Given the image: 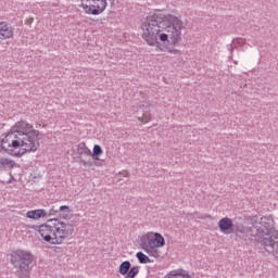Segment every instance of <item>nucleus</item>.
<instances>
[{
	"instance_id": "5",
	"label": "nucleus",
	"mask_w": 278,
	"mask_h": 278,
	"mask_svg": "<svg viewBox=\"0 0 278 278\" xmlns=\"http://www.w3.org/2000/svg\"><path fill=\"white\" fill-rule=\"evenodd\" d=\"M166 244V240L164 237L159 232H148L142 238V249L148 253V255H152L155 257L157 254V250L155 249H162Z\"/></svg>"
},
{
	"instance_id": "10",
	"label": "nucleus",
	"mask_w": 278,
	"mask_h": 278,
	"mask_svg": "<svg viewBox=\"0 0 278 278\" xmlns=\"http://www.w3.org/2000/svg\"><path fill=\"white\" fill-rule=\"evenodd\" d=\"M14 38V28L8 25V22H0V40H10Z\"/></svg>"
},
{
	"instance_id": "16",
	"label": "nucleus",
	"mask_w": 278,
	"mask_h": 278,
	"mask_svg": "<svg viewBox=\"0 0 278 278\" xmlns=\"http://www.w3.org/2000/svg\"><path fill=\"white\" fill-rule=\"evenodd\" d=\"M136 257L139 261V264H151V258H149V256L142 252H138Z\"/></svg>"
},
{
	"instance_id": "12",
	"label": "nucleus",
	"mask_w": 278,
	"mask_h": 278,
	"mask_svg": "<svg viewBox=\"0 0 278 278\" xmlns=\"http://www.w3.org/2000/svg\"><path fill=\"white\" fill-rule=\"evenodd\" d=\"M47 210L45 208H37L33 211H28L26 213V217L30 218L31 220H40V218H47Z\"/></svg>"
},
{
	"instance_id": "11",
	"label": "nucleus",
	"mask_w": 278,
	"mask_h": 278,
	"mask_svg": "<svg viewBox=\"0 0 278 278\" xmlns=\"http://www.w3.org/2000/svg\"><path fill=\"white\" fill-rule=\"evenodd\" d=\"M218 227L222 233H229L233 229V220L229 217H224L218 222Z\"/></svg>"
},
{
	"instance_id": "15",
	"label": "nucleus",
	"mask_w": 278,
	"mask_h": 278,
	"mask_svg": "<svg viewBox=\"0 0 278 278\" xmlns=\"http://www.w3.org/2000/svg\"><path fill=\"white\" fill-rule=\"evenodd\" d=\"M77 152L78 155H92V152L88 147H86V143H79Z\"/></svg>"
},
{
	"instance_id": "17",
	"label": "nucleus",
	"mask_w": 278,
	"mask_h": 278,
	"mask_svg": "<svg viewBox=\"0 0 278 278\" xmlns=\"http://www.w3.org/2000/svg\"><path fill=\"white\" fill-rule=\"evenodd\" d=\"M99 155H103V149H101V146L96 144L93 146V157H99Z\"/></svg>"
},
{
	"instance_id": "4",
	"label": "nucleus",
	"mask_w": 278,
	"mask_h": 278,
	"mask_svg": "<svg viewBox=\"0 0 278 278\" xmlns=\"http://www.w3.org/2000/svg\"><path fill=\"white\" fill-rule=\"evenodd\" d=\"M35 260L34 254L26 250H15L11 253V264L17 269L18 278H29Z\"/></svg>"
},
{
	"instance_id": "6",
	"label": "nucleus",
	"mask_w": 278,
	"mask_h": 278,
	"mask_svg": "<svg viewBox=\"0 0 278 278\" xmlns=\"http://www.w3.org/2000/svg\"><path fill=\"white\" fill-rule=\"evenodd\" d=\"M79 8L89 16H99L108 10V0H80Z\"/></svg>"
},
{
	"instance_id": "13",
	"label": "nucleus",
	"mask_w": 278,
	"mask_h": 278,
	"mask_svg": "<svg viewBox=\"0 0 278 278\" xmlns=\"http://www.w3.org/2000/svg\"><path fill=\"white\" fill-rule=\"evenodd\" d=\"M166 278H192V276L185 269H174L167 274Z\"/></svg>"
},
{
	"instance_id": "9",
	"label": "nucleus",
	"mask_w": 278,
	"mask_h": 278,
	"mask_svg": "<svg viewBox=\"0 0 278 278\" xmlns=\"http://www.w3.org/2000/svg\"><path fill=\"white\" fill-rule=\"evenodd\" d=\"M136 112H141L142 115L137 117L139 123H142V125H147V123H151V103L143 102L138 106Z\"/></svg>"
},
{
	"instance_id": "2",
	"label": "nucleus",
	"mask_w": 278,
	"mask_h": 278,
	"mask_svg": "<svg viewBox=\"0 0 278 278\" xmlns=\"http://www.w3.org/2000/svg\"><path fill=\"white\" fill-rule=\"evenodd\" d=\"M40 147V130L27 121L16 122L8 134L0 138V153L11 157H23L26 153H36Z\"/></svg>"
},
{
	"instance_id": "1",
	"label": "nucleus",
	"mask_w": 278,
	"mask_h": 278,
	"mask_svg": "<svg viewBox=\"0 0 278 278\" xmlns=\"http://www.w3.org/2000/svg\"><path fill=\"white\" fill-rule=\"evenodd\" d=\"M181 31H184L181 17L162 10L150 13L141 24V38L147 46L157 47L161 51L167 49L172 55H181V50L168 48V45L177 47L181 42Z\"/></svg>"
},
{
	"instance_id": "18",
	"label": "nucleus",
	"mask_w": 278,
	"mask_h": 278,
	"mask_svg": "<svg viewBox=\"0 0 278 278\" xmlns=\"http://www.w3.org/2000/svg\"><path fill=\"white\" fill-rule=\"evenodd\" d=\"M60 212H70V208L68 206L63 205V206H60Z\"/></svg>"
},
{
	"instance_id": "3",
	"label": "nucleus",
	"mask_w": 278,
	"mask_h": 278,
	"mask_svg": "<svg viewBox=\"0 0 278 278\" xmlns=\"http://www.w3.org/2000/svg\"><path fill=\"white\" fill-rule=\"evenodd\" d=\"M36 231L43 242H48L49 244H64V240L73 238L75 225L71 222L52 218L37 226Z\"/></svg>"
},
{
	"instance_id": "8",
	"label": "nucleus",
	"mask_w": 278,
	"mask_h": 278,
	"mask_svg": "<svg viewBox=\"0 0 278 278\" xmlns=\"http://www.w3.org/2000/svg\"><path fill=\"white\" fill-rule=\"evenodd\" d=\"M119 275H123L125 278H136L138 273H140V267L134 266L131 267V263L129 261H125L119 265Z\"/></svg>"
},
{
	"instance_id": "14",
	"label": "nucleus",
	"mask_w": 278,
	"mask_h": 278,
	"mask_svg": "<svg viewBox=\"0 0 278 278\" xmlns=\"http://www.w3.org/2000/svg\"><path fill=\"white\" fill-rule=\"evenodd\" d=\"M16 162L10 157H0V170L3 168H15Z\"/></svg>"
},
{
	"instance_id": "7",
	"label": "nucleus",
	"mask_w": 278,
	"mask_h": 278,
	"mask_svg": "<svg viewBox=\"0 0 278 278\" xmlns=\"http://www.w3.org/2000/svg\"><path fill=\"white\" fill-rule=\"evenodd\" d=\"M258 242L264 247H271V249H278V232L268 227L261 228L258 230Z\"/></svg>"
}]
</instances>
